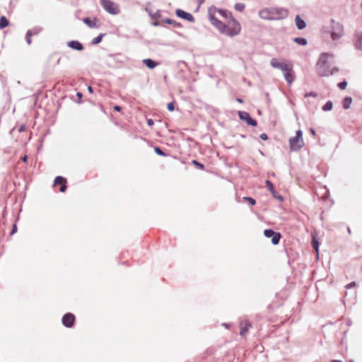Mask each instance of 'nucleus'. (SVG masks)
I'll return each mask as SVG.
<instances>
[{
	"instance_id": "nucleus-58",
	"label": "nucleus",
	"mask_w": 362,
	"mask_h": 362,
	"mask_svg": "<svg viewBox=\"0 0 362 362\" xmlns=\"http://www.w3.org/2000/svg\"><path fill=\"white\" fill-rule=\"evenodd\" d=\"M313 284H314L315 288H317V281L314 282Z\"/></svg>"
},
{
	"instance_id": "nucleus-11",
	"label": "nucleus",
	"mask_w": 362,
	"mask_h": 362,
	"mask_svg": "<svg viewBox=\"0 0 362 362\" xmlns=\"http://www.w3.org/2000/svg\"><path fill=\"white\" fill-rule=\"evenodd\" d=\"M59 185V192L62 193L66 192L67 189V180L66 177L57 175L55 177L54 182H53V186L56 187L57 185Z\"/></svg>"
},
{
	"instance_id": "nucleus-51",
	"label": "nucleus",
	"mask_w": 362,
	"mask_h": 362,
	"mask_svg": "<svg viewBox=\"0 0 362 362\" xmlns=\"http://www.w3.org/2000/svg\"><path fill=\"white\" fill-rule=\"evenodd\" d=\"M88 90L90 93H93V88H92V86H89L88 87Z\"/></svg>"
},
{
	"instance_id": "nucleus-7",
	"label": "nucleus",
	"mask_w": 362,
	"mask_h": 362,
	"mask_svg": "<svg viewBox=\"0 0 362 362\" xmlns=\"http://www.w3.org/2000/svg\"><path fill=\"white\" fill-rule=\"evenodd\" d=\"M100 3L103 9L111 15H117L120 12L118 4L111 0H100Z\"/></svg>"
},
{
	"instance_id": "nucleus-56",
	"label": "nucleus",
	"mask_w": 362,
	"mask_h": 362,
	"mask_svg": "<svg viewBox=\"0 0 362 362\" xmlns=\"http://www.w3.org/2000/svg\"><path fill=\"white\" fill-rule=\"evenodd\" d=\"M332 362H342V361L340 360H333Z\"/></svg>"
},
{
	"instance_id": "nucleus-39",
	"label": "nucleus",
	"mask_w": 362,
	"mask_h": 362,
	"mask_svg": "<svg viewBox=\"0 0 362 362\" xmlns=\"http://www.w3.org/2000/svg\"><path fill=\"white\" fill-rule=\"evenodd\" d=\"M167 109L170 112H173L175 110V103L170 102L167 104Z\"/></svg>"
},
{
	"instance_id": "nucleus-53",
	"label": "nucleus",
	"mask_w": 362,
	"mask_h": 362,
	"mask_svg": "<svg viewBox=\"0 0 362 362\" xmlns=\"http://www.w3.org/2000/svg\"><path fill=\"white\" fill-rule=\"evenodd\" d=\"M196 1H197V2L199 5H201L202 4H203V3L204 2V0H196Z\"/></svg>"
},
{
	"instance_id": "nucleus-9",
	"label": "nucleus",
	"mask_w": 362,
	"mask_h": 362,
	"mask_svg": "<svg viewBox=\"0 0 362 362\" xmlns=\"http://www.w3.org/2000/svg\"><path fill=\"white\" fill-rule=\"evenodd\" d=\"M62 324L66 328H73L76 325V316L72 313H66L62 317Z\"/></svg>"
},
{
	"instance_id": "nucleus-49",
	"label": "nucleus",
	"mask_w": 362,
	"mask_h": 362,
	"mask_svg": "<svg viewBox=\"0 0 362 362\" xmlns=\"http://www.w3.org/2000/svg\"><path fill=\"white\" fill-rule=\"evenodd\" d=\"M152 25L153 26H160L161 23L160 22H158V21H154V22L152 23Z\"/></svg>"
},
{
	"instance_id": "nucleus-42",
	"label": "nucleus",
	"mask_w": 362,
	"mask_h": 362,
	"mask_svg": "<svg viewBox=\"0 0 362 362\" xmlns=\"http://www.w3.org/2000/svg\"><path fill=\"white\" fill-rule=\"evenodd\" d=\"M76 95H77V97H78V100H76L75 102H76V103H78V104L81 103H82L81 98H82V97H83V94H82V93H81V92H77V93H76Z\"/></svg>"
},
{
	"instance_id": "nucleus-13",
	"label": "nucleus",
	"mask_w": 362,
	"mask_h": 362,
	"mask_svg": "<svg viewBox=\"0 0 362 362\" xmlns=\"http://www.w3.org/2000/svg\"><path fill=\"white\" fill-rule=\"evenodd\" d=\"M265 185L267 186V187L268 188L269 191L271 192L272 195L273 196L274 198L278 199L279 202H283L284 201V197L282 195H281L274 188V186L273 185V183L269 180H267L265 181Z\"/></svg>"
},
{
	"instance_id": "nucleus-36",
	"label": "nucleus",
	"mask_w": 362,
	"mask_h": 362,
	"mask_svg": "<svg viewBox=\"0 0 362 362\" xmlns=\"http://www.w3.org/2000/svg\"><path fill=\"white\" fill-rule=\"evenodd\" d=\"M32 33L30 31H27L25 33V41L26 43L30 45L32 43Z\"/></svg>"
},
{
	"instance_id": "nucleus-1",
	"label": "nucleus",
	"mask_w": 362,
	"mask_h": 362,
	"mask_svg": "<svg viewBox=\"0 0 362 362\" xmlns=\"http://www.w3.org/2000/svg\"><path fill=\"white\" fill-rule=\"evenodd\" d=\"M344 35V25L331 19L329 25L320 28V36L322 42L329 48L337 47V42Z\"/></svg>"
},
{
	"instance_id": "nucleus-29",
	"label": "nucleus",
	"mask_w": 362,
	"mask_h": 362,
	"mask_svg": "<svg viewBox=\"0 0 362 362\" xmlns=\"http://www.w3.org/2000/svg\"><path fill=\"white\" fill-rule=\"evenodd\" d=\"M153 150H154V152L158 155V156H163V157H167L168 155L165 153L162 148L158 146H156L153 147Z\"/></svg>"
},
{
	"instance_id": "nucleus-34",
	"label": "nucleus",
	"mask_w": 362,
	"mask_h": 362,
	"mask_svg": "<svg viewBox=\"0 0 362 362\" xmlns=\"http://www.w3.org/2000/svg\"><path fill=\"white\" fill-rule=\"evenodd\" d=\"M245 7V5L243 3H235L234 5V8L239 12L243 11Z\"/></svg>"
},
{
	"instance_id": "nucleus-24",
	"label": "nucleus",
	"mask_w": 362,
	"mask_h": 362,
	"mask_svg": "<svg viewBox=\"0 0 362 362\" xmlns=\"http://www.w3.org/2000/svg\"><path fill=\"white\" fill-rule=\"evenodd\" d=\"M351 103L352 98L351 97H345L342 100V106L345 110H347L350 107Z\"/></svg>"
},
{
	"instance_id": "nucleus-54",
	"label": "nucleus",
	"mask_w": 362,
	"mask_h": 362,
	"mask_svg": "<svg viewBox=\"0 0 362 362\" xmlns=\"http://www.w3.org/2000/svg\"><path fill=\"white\" fill-rule=\"evenodd\" d=\"M27 159H28V157H27V156H26V155H25V156H24V157L23 158V160L24 162H25V161L27 160Z\"/></svg>"
},
{
	"instance_id": "nucleus-22",
	"label": "nucleus",
	"mask_w": 362,
	"mask_h": 362,
	"mask_svg": "<svg viewBox=\"0 0 362 362\" xmlns=\"http://www.w3.org/2000/svg\"><path fill=\"white\" fill-rule=\"evenodd\" d=\"M293 41L298 45L305 46L308 45V40L303 37H296L293 39Z\"/></svg>"
},
{
	"instance_id": "nucleus-33",
	"label": "nucleus",
	"mask_w": 362,
	"mask_h": 362,
	"mask_svg": "<svg viewBox=\"0 0 362 362\" xmlns=\"http://www.w3.org/2000/svg\"><path fill=\"white\" fill-rule=\"evenodd\" d=\"M333 104L332 102L329 100L327 101L322 107L323 111H329L332 109Z\"/></svg>"
},
{
	"instance_id": "nucleus-21",
	"label": "nucleus",
	"mask_w": 362,
	"mask_h": 362,
	"mask_svg": "<svg viewBox=\"0 0 362 362\" xmlns=\"http://www.w3.org/2000/svg\"><path fill=\"white\" fill-rule=\"evenodd\" d=\"M284 77L286 82L288 84H291L295 79L294 71H293V68H291V71H288L284 74Z\"/></svg>"
},
{
	"instance_id": "nucleus-46",
	"label": "nucleus",
	"mask_w": 362,
	"mask_h": 362,
	"mask_svg": "<svg viewBox=\"0 0 362 362\" xmlns=\"http://www.w3.org/2000/svg\"><path fill=\"white\" fill-rule=\"evenodd\" d=\"M113 110L116 112H120L122 110V107L118 105H115L113 107Z\"/></svg>"
},
{
	"instance_id": "nucleus-4",
	"label": "nucleus",
	"mask_w": 362,
	"mask_h": 362,
	"mask_svg": "<svg viewBox=\"0 0 362 362\" xmlns=\"http://www.w3.org/2000/svg\"><path fill=\"white\" fill-rule=\"evenodd\" d=\"M216 8L214 6H211L208 9V18L211 23L221 34H224L227 36H228V33H230L231 30V26L226 25V23H223L221 21L218 19L215 16V12H216Z\"/></svg>"
},
{
	"instance_id": "nucleus-59",
	"label": "nucleus",
	"mask_w": 362,
	"mask_h": 362,
	"mask_svg": "<svg viewBox=\"0 0 362 362\" xmlns=\"http://www.w3.org/2000/svg\"><path fill=\"white\" fill-rule=\"evenodd\" d=\"M315 274V270H313V271L312 272L313 276H314V274Z\"/></svg>"
},
{
	"instance_id": "nucleus-5",
	"label": "nucleus",
	"mask_w": 362,
	"mask_h": 362,
	"mask_svg": "<svg viewBox=\"0 0 362 362\" xmlns=\"http://www.w3.org/2000/svg\"><path fill=\"white\" fill-rule=\"evenodd\" d=\"M218 12L225 19H229L231 22V30L228 33V37H234L240 34L241 31L240 23L233 16L232 13L225 8H217Z\"/></svg>"
},
{
	"instance_id": "nucleus-16",
	"label": "nucleus",
	"mask_w": 362,
	"mask_h": 362,
	"mask_svg": "<svg viewBox=\"0 0 362 362\" xmlns=\"http://www.w3.org/2000/svg\"><path fill=\"white\" fill-rule=\"evenodd\" d=\"M98 19L93 18V19L90 17H85L83 18V22L90 28H98L99 25L96 24Z\"/></svg>"
},
{
	"instance_id": "nucleus-18",
	"label": "nucleus",
	"mask_w": 362,
	"mask_h": 362,
	"mask_svg": "<svg viewBox=\"0 0 362 362\" xmlns=\"http://www.w3.org/2000/svg\"><path fill=\"white\" fill-rule=\"evenodd\" d=\"M143 64L148 67L149 69H153L159 65V62L155 61L151 58L144 59L142 60Z\"/></svg>"
},
{
	"instance_id": "nucleus-47",
	"label": "nucleus",
	"mask_w": 362,
	"mask_h": 362,
	"mask_svg": "<svg viewBox=\"0 0 362 362\" xmlns=\"http://www.w3.org/2000/svg\"><path fill=\"white\" fill-rule=\"evenodd\" d=\"M25 129H26V126L25 124H21L18 128V132H23L25 131Z\"/></svg>"
},
{
	"instance_id": "nucleus-25",
	"label": "nucleus",
	"mask_w": 362,
	"mask_h": 362,
	"mask_svg": "<svg viewBox=\"0 0 362 362\" xmlns=\"http://www.w3.org/2000/svg\"><path fill=\"white\" fill-rule=\"evenodd\" d=\"M245 324V326L240 327V334L241 336H244L248 332L249 328L252 326L251 323L247 321H246Z\"/></svg>"
},
{
	"instance_id": "nucleus-55",
	"label": "nucleus",
	"mask_w": 362,
	"mask_h": 362,
	"mask_svg": "<svg viewBox=\"0 0 362 362\" xmlns=\"http://www.w3.org/2000/svg\"><path fill=\"white\" fill-rule=\"evenodd\" d=\"M328 203H329V206H331L332 204H333V202L332 200H329Z\"/></svg>"
},
{
	"instance_id": "nucleus-10",
	"label": "nucleus",
	"mask_w": 362,
	"mask_h": 362,
	"mask_svg": "<svg viewBox=\"0 0 362 362\" xmlns=\"http://www.w3.org/2000/svg\"><path fill=\"white\" fill-rule=\"evenodd\" d=\"M239 119L245 122L248 126L257 127V122L256 119L252 118L249 112L245 111L239 110L238 111Z\"/></svg>"
},
{
	"instance_id": "nucleus-15",
	"label": "nucleus",
	"mask_w": 362,
	"mask_h": 362,
	"mask_svg": "<svg viewBox=\"0 0 362 362\" xmlns=\"http://www.w3.org/2000/svg\"><path fill=\"white\" fill-rule=\"evenodd\" d=\"M67 46L73 50L82 51L84 49L83 44L78 40H70L66 43Z\"/></svg>"
},
{
	"instance_id": "nucleus-20",
	"label": "nucleus",
	"mask_w": 362,
	"mask_h": 362,
	"mask_svg": "<svg viewBox=\"0 0 362 362\" xmlns=\"http://www.w3.org/2000/svg\"><path fill=\"white\" fill-rule=\"evenodd\" d=\"M311 245L315 252V258L317 259V230L315 229L312 232Z\"/></svg>"
},
{
	"instance_id": "nucleus-38",
	"label": "nucleus",
	"mask_w": 362,
	"mask_h": 362,
	"mask_svg": "<svg viewBox=\"0 0 362 362\" xmlns=\"http://www.w3.org/2000/svg\"><path fill=\"white\" fill-rule=\"evenodd\" d=\"M18 218H19V216H18V218H16L15 223L12 226V228H11V233H10V235H13V234H15L17 232L18 227H17L16 222L18 220Z\"/></svg>"
},
{
	"instance_id": "nucleus-19",
	"label": "nucleus",
	"mask_w": 362,
	"mask_h": 362,
	"mask_svg": "<svg viewBox=\"0 0 362 362\" xmlns=\"http://www.w3.org/2000/svg\"><path fill=\"white\" fill-rule=\"evenodd\" d=\"M162 21L164 23L172 25L175 28H182V25L180 22H177L171 18H166L163 19Z\"/></svg>"
},
{
	"instance_id": "nucleus-57",
	"label": "nucleus",
	"mask_w": 362,
	"mask_h": 362,
	"mask_svg": "<svg viewBox=\"0 0 362 362\" xmlns=\"http://www.w3.org/2000/svg\"><path fill=\"white\" fill-rule=\"evenodd\" d=\"M347 230H348V233L350 234L351 233V230H350L349 227L347 228Z\"/></svg>"
},
{
	"instance_id": "nucleus-6",
	"label": "nucleus",
	"mask_w": 362,
	"mask_h": 362,
	"mask_svg": "<svg viewBox=\"0 0 362 362\" xmlns=\"http://www.w3.org/2000/svg\"><path fill=\"white\" fill-rule=\"evenodd\" d=\"M290 148L292 151L300 150L304 145L303 139V132L298 129L296 132V136L289 139Z\"/></svg>"
},
{
	"instance_id": "nucleus-26",
	"label": "nucleus",
	"mask_w": 362,
	"mask_h": 362,
	"mask_svg": "<svg viewBox=\"0 0 362 362\" xmlns=\"http://www.w3.org/2000/svg\"><path fill=\"white\" fill-rule=\"evenodd\" d=\"M105 35V33H100L98 36H96L91 40V44L93 45H98L102 42L103 38Z\"/></svg>"
},
{
	"instance_id": "nucleus-44",
	"label": "nucleus",
	"mask_w": 362,
	"mask_h": 362,
	"mask_svg": "<svg viewBox=\"0 0 362 362\" xmlns=\"http://www.w3.org/2000/svg\"><path fill=\"white\" fill-rule=\"evenodd\" d=\"M259 138L263 141H266L268 139V135L266 133H262L259 135Z\"/></svg>"
},
{
	"instance_id": "nucleus-8",
	"label": "nucleus",
	"mask_w": 362,
	"mask_h": 362,
	"mask_svg": "<svg viewBox=\"0 0 362 362\" xmlns=\"http://www.w3.org/2000/svg\"><path fill=\"white\" fill-rule=\"evenodd\" d=\"M264 235L266 238H271V242L274 245H278L281 238V234L272 228L265 229L264 230Z\"/></svg>"
},
{
	"instance_id": "nucleus-61",
	"label": "nucleus",
	"mask_w": 362,
	"mask_h": 362,
	"mask_svg": "<svg viewBox=\"0 0 362 362\" xmlns=\"http://www.w3.org/2000/svg\"><path fill=\"white\" fill-rule=\"evenodd\" d=\"M317 247H320V245H319V244L317 245Z\"/></svg>"
},
{
	"instance_id": "nucleus-43",
	"label": "nucleus",
	"mask_w": 362,
	"mask_h": 362,
	"mask_svg": "<svg viewBox=\"0 0 362 362\" xmlns=\"http://www.w3.org/2000/svg\"><path fill=\"white\" fill-rule=\"evenodd\" d=\"M356 286V283L355 281H352V282L346 284L345 287L347 289H350V288L355 287Z\"/></svg>"
},
{
	"instance_id": "nucleus-30",
	"label": "nucleus",
	"mask_w": 362,
	"mask_h": 362,
	"mask_svg": "<svg viewBox=\"0 0 362 362\" xmlns=\"http://www.w3.org/2000/svg\"><path fill=\"white\" fill-rule=\"evenodd\" d=\"M43 28L40 26H35L30 30H28L27 31H30L32 35H37L42 31Z\"/></svg>"
},
{
	"instance_id": "nucleus-27",
	"label": "nucleus",
	"mask_w": 362,
	"mask_h": 362,
	"mask_svg": "<svg viewBox=\"0 0 362 362\" xmlns=\"http://www.w3.org/2000/svg\"><path fill=\"white\" fill-rule=\"evenodd\" d=\"M319 190L322 191L321 197L323 200H325L327 197H328L329 190L326 188V187H325V186L320 187H318V191ZM319 195H320V194L318 193V196Z\"/></svg>"
},
{
	"instance_id": "nucleus-17",
	"label": "nucleus",
	"mask_w": 362,
	"mask_h": 362,
	"mask_svg": "<svg viewBox=\"0 0 362 362\" xmlns=\"http://www.w3.org/2000/svg\"><path fill=\"white\" fill-rule=\"evenodd\" d=\"M295 25L298 30H303L306 28L307 23L304 19H303L300 15L297 14L295 17Z\"/></svg>"
},
{
	"instance_id": "nucleus-14",
	"label": "nucleus",
	"mask_w": 362,
	"mask_h": 362,
	"mask_svg": "<svg viewBox=\"0 0 362 362\" xmlns=\"http://www.w3.org/2000/svg\"><path fill=\"white\" fill-rule=\"evenodd\" d=\"M354 45L357 50H362V30H356L354 37Z\"/></svg>"
},
{
	"instance_id": "nucleus-52",
	"label": "nucleus",
	"mask_w": 362,
	"mask_h": 362,
	"mask_svg": "<svg viewBox=\"0 0 362 362\" xmlns=\"http://www.w3.org/2000/svg\"><path fill=\"white\" fill-rule=\"evenodd\" d=\"M222 325L226 328H228L230 327V325L226 322L223 323Z\"/></svg>"
},
{
	"instance_id": "nucleus-31",
	"label": "nucleus",
	"mask_w": 362,
	"mask_h": 362,
	"mask_svg": "<svg viewBox=\"0 0 362 362\" xmlns=\"http://www.w3.org/2000/svg\"><path fill=\"white\" fill-rule=\"evenodd\" d=\"M192 164L199 170H204L205 169V165L203 163L198 161L197 160H192Z\"/></svg>"
},
{
	"instance_id": "nucleus-50",
	"label": "nucleus",
	"mask_w": 362,
	"mask_h": 362,
	"mask_svg": "<svg viewBox=\"0 0 362 362\" xmlns=\"http://www.w3.org/2000/svg\"><path fill=\"white\" fill-rule=\"evenodd\" d=\"M235 100H236V101H237L238 103H243V102H244L243 99V98H236V99H235Z\"/></svg>"
},
{
	"instance_id": "nucleus-3",
	"label": "nucleus",
	"mask_w": 362,
	"mask_h": 362,
	"mask_svg": "<svg viewBox=\"0 0 362 362\" xmlns=\"http://www.w3.org/2000/svg\"><path fill=\"white\" fill-rule=\"evenodd\" d=\"M288 11L284 8H264L259 11V16L262 19L269 21L283 20L287 18Z\"/></svg>"
},
{
	"instance_id": "nucleus-48",
	"label": "nucleus",
	"mask_w": 362,
	"mask_h": 362,
	"mask_svg": "<svg viewBox=\"0 0 362 362\" xmlns=\"http://www.w3.org/2000/svg\"><path fill=\"white\" fill-rule=\"evenodd\" d=\"M309 131H310V132L313 135H314V136H315V135H316V134H317V133H316V131H315V128H313V127H310V128L309 129Z\"/></svg>"
},
{
	"instance_id": "nucleus-60",
	"label": "nucleus",
	"mask_w": 362,
	"mask_h": 362,
	"mask_svg": "<svg viewBox=\"0 0 362 362\" xmlns=\"http://www.w3.org/2000/svg\"><path fill=\"white\" fill-rule=\"evenodd\" d=\"M59 62H60V58H59L57 61V64H59Z\"/></svg>"
},
{
	"instance_id": "nucleus-62",
	"label": "nucleus",
	"mask_w": 362,
	"mask_h": 362,
	"mask_svg": "<svg viewBox=\"0 0 362 362\" xmlns=\"http://www.w3.org/2000/svg\"><path fill=\"white\" fill-rule=\"evenodd\" d=\"M349 362H354V361H349Z\"/></svg>"
},
{
	"instance_id": "nucleus-45",
	"label": "nucleus",
	"mask_w": 362,
	"mask_h": 362,
	"mask_svg": "<svg viewBox=\"0 0 362 362\" xmlns=\"http://www.w3.org/2000/svg\"><path fill=\"white\" fill-rule=\"evenodd\" d=\"M146 123L148 127H152L154 124V122L152 119L149 118V119H147Z\"/></svg>"
},
{
	"instance_id": "nucleus-32",
	"label": "nucleus",
	"mask_w": 362,
	"mask_h": 362,
	"mask_svg": "<svg viewBox=\"0 0 362 362\" xmlns=\"http://www.w3.org/2000/svg\"><path fill=\"white\" fill-rule=\"evenodd\" d=\"M291 68H293L291 65L287 64L284 62L279 69L284 74L285 73L291 71Z\"/></svg>"
},
{
	"instance_id": "nucleus-28",
	"label": "nucleus",
	"mask_w": 362,
	"mask_h": 362,
	"mask_svg": "<svg viewBox=\"0 0 362 362\" xmlns=\"http://www.w3.org/2000/svg\"><path fill=\"white\" fill-rule=\"evenodd\" d=\"M284 62H279L276 58L270 60V65L275 69H280Z\"/></svg>"
},
{
	"instance_id": "nucleus-37",
	"label": "nucleus",
	"mask_w": 362,
	"mask_h": 362,
	"mask_svg": "<svg viewBox=\"0 0 362 362\" xmlns=\"http://www.w3.org/2000/svg\"><path fill=\"white\" fill-rule=\"evenodd\" d=\"M149 16L153 19H158L161 16L160 11L157 10L154 13H149Z\"/></svg>"
},
{
	"instance_id": "nucleus-12",
	"label": "nucleus",
	"mask_w": 362,
	"mask_h": 362,
	"mask_svg": "<svg viewBox=\"0 0 362 362\" xmlns=\"http://www.w3.org/2000/svg\"><path fill=\"white\" fill-rule=\"evenodd\" d=\"M175 13L177 17L185 20L189 23H194L195 21V18L192 13L187 12L181 8H177L175 11Z\"/></svg>"
},
{
	"instance_id": "nucleus-35",
	"label": "nucleus",
	"mask_w": 362,
	"mask_h": 362,
	"mask_svg": "<svg viewBox=\"0 0 362 362\" xmlns=\"http://www.w3.org/2000/svg\"><path fill=\"white\" fill-rule=\"evenodd\" d=\"M243 199L245 200L250 206L256 204V200L252 197H244Z\"/></svg>"
},
{
	"instance_id": "nucleus-2",
	"label": "nucleus",
	"mask_w": 362,
	"mask_h": 362,
	"mask_svg": "<svg viewBox=\"0 0 362 362\" xmlns=\"http://www.w3.org/2000/svg\"><path fill=\"white\" fill-rule=\"evenodd\" d=\"M334 56L332 54L323 52L318 59V75L328 76L338 71L334 66Z\"/></svg>"
},
{
	"instance_id": "nucleus-23",
	"label": "nucleus",
	"mask_w": 362,
	"mask_h": 362,
	"mask_svg": "<svg viewBox=\"0 0 362 362\" xmlns=\"http://www.w3.org/2000/svg\"><path fill=\"white\" fill-rule=\"evenodd\" d=\"M9 25V21L5 16L0 17V30H2Z\"/></svg>"
},
{
	"instance_id": "nucleus-41",
	"label": "nucleus",
	"mask_w": 362,
	"mask_h": 362,
	"mask_svg": "<svg viewBox=\"0 0 362 362\" xmlns=\"http://www.w3.org/2000/svg\"><path fill=\"white\" fill-rule=\"evenodd\" d=\"M309 96H312L313 98H315L317 97V93L315 92V91H310L309 93H306L304 95L305 98H307V97H309Z\"/></svg>"
},
{
	"instance_id": "nucleus-40",
	"label": "nucleus",
	"mask_w": 362,
	"mask_h": 362,
	"mask_svg": "<svg viewBox=\"0 0 362 362\" xmlns=\"http://www.w3.org/2000/svg\"><path fill=\"white\" fill-rule=\"evenodd\" d=\"M337 86L341 89V90H344L346 86H347V82L346 81H343L341 82H339L337 85Z\"/></svg>"
}]
</instances>
